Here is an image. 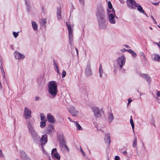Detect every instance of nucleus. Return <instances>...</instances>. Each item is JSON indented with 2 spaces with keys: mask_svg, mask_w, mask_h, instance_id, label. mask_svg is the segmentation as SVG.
<instances>
[{
  "mask_svg": "<svg viewBox=\"0 0 160 160\" xmlns=\"http://www.w3.org/2000/svg\"><path fill=\"white\" fill-rule=\"evenodd\" d=\"M48 87L49 93L52 98H54L58 93L57 85L56 82L54 81L49 82Z\"/></svg>",
  "mask_w": 160,
  "mask_h": 160,
  "instance_id": "1",
  "label": "nucleus"
},
{
  "mask_svg": "<svg viewBox=\"0 0 160 160\" xmlns=\"http://www.w3.org/2000/svg\"><path fill=\"white\" fill-rule=\"evenodd\" d=\"M34 122V120L33 118L31 119L28 120L27 127L29 132L32 136L34 138L38 137V135L34 129L33 124Z\"/></svg>",
  "mask_w": 160,
  "mask_h": 160,
  "instance_id": "2",
  "label": "nucleus"
},
{
  "mask_svg": "<svg viewBox=\"0 0 160 160\" xmlns=\"http://www.w3.org/2000/svg\"><path fill=\"white\" fill-rule=\"evenodd\" d=\"M97 16L99 19L102 20L103 23H105V13L104 9L102 6H99L97 8Z\"/></svg>",
  "mask_w": 160,
  "mask_h": 160,
  "instance_id": "3",
  "label": "nucleus"
},
{
  "mask_svg": "<svg viewBox=\"0 0 160 160\" xmlns=\"http://www.w3.org/2000/svg\"><path fill=\"white\" fill-rule=\"evenodd\" d=\"M108 20L111 23L115 24V13L114 9L112 10H108Z\"/></svg>",
  "mask_w": 160,
  "mask_h": 160,
  "instance_id": "4",
  "label": "nucleus"
},
{
  "mask_svg": "<svg viewBox=\"0 0 160 160\" xmlns=\"http://www.w3.org/2000/svg\"><path fill=\"white\" fill-rule=\"evenodd\" d=\"M127 5L128 7L131 9H135L137 3L134 0H127Z\"/></svg>",
  "mask_w": 160,
  "mask_h": 160,
  "instance_id": "5",
  "label": "nucleus"
},
{
  "mask_svg": "<svg viewBox=\"0 0 160 160\" xmlns=\"http://www.w3.org/2000/svg\"><path fill=\"white\" fill-rule=\"evenodd\" d=\"M31 111L28 108H25L24 109L23 115L26 119H27L31 117Z\"/></svg>",
  "mask_w": 160,
  "mask_h": 160,
  "instance_id": "6",
  "label": "nucleus"
},
{
  "mask_svg": "<svg viewBox=\"0 0 160 160\" xmlns=\"http://www.w3.org/2000/svg\"><path fill=\"white\" fill-rule=\"evenodd\" d=\"M117 61L118 64L119 65V66L121 68L124 65L125 63V58L123 56H121L118 59Z\"/></svg>",
  "mask_w": 160,
  "mask_h": 160,
  "instance_id": "7",
  "label": "nucleus"
},
{
  "mask_svg": "<svg viewBox=\"0 0 160 160\" xmlns=\"http://www.w3.org/2000/svg\"><path fill=\"white\" fill-rule=\"evenodd\" d=\"M92 110L94 115L96 117H99L101 116V114L100 113V110L98 108L94 107L92 108Z\"/></svg>",
  "mask_w": 160,
  "mask_h": 160,
  "instance_id": "8",
  "label": "nucleus"
},
{
  "mask_svg": "<svg viewBox=\"0 0 160 160\" xmlns=\"http://www.w3.org/2000/svg\"><path fill=\"white\" fill-rule=\"evenodd\" d=\"M52 157H54L57 159L59 160L60 158V156L58 154L57 151V149L54 148L52 149L51 152Z\"/></svg>",
  "mask_w": 160,
  "mask_h": 160,
  "instance_id": "9",
  "label": "nucleus"
},
{
  "mask_svg": "<svg viewBox=\"0 0 160 160\" xmlns=\"http://www.w3.org/2000/svg\"><path fill=\"white\" fill-rule=\"evenodd\" d=\"M14 55L15 58L17 59H20L21 58H25V56L21 53L19 52H14Z\"/></svg>",
  "mask_w": 160,
  "mask_h": 160,
  "instance_id": "10",
  "label": "nucleus"
},
{
  "mask_svg": "<svg viewBox=\"0 0 160 160\" xmlns=\"http://www.w3.org/2000/svg\"><path fill=\"white\" fill-rule=\"evenodd\" d=\"M69 111L70 113L73 116H76L78 113V112L73 107L70 108Z\"/></svg>",
  "mask_w": 160,
  "mask_h": 160,
  "instance_id": "11",
  "label": "nucleus"
},
{
  "mask_svg": "<svg viewBox=\"0 0 160 160\" xmlns=\"http://www.w3.org/2000/svg\"><path fill=\"white\" fill-rule=\"evenodd\" d=\"M85 73L87 76H90L92 74V72L90 65H88L86 68Z\"/></svg>",
  "mask_w": 160,
  "mask_h": 160,
  "instance_id": "12",
  "label": "nucleus"
},
{
  "mask_svg": "<svg viewBox=\"0 0 160 160\" xmlns=\"http://www.w3.org/2000/svg\"><path fill=\"white\" fill-rule=\"evenodd\" d=\"M47 136L46 134L43 135L41 139V144L42 146L45 144L47 142Z\"/></svg>",
  "mask_w": 160,
  "mask_h": 160,
  "instance_id": "13",
  "label": "nucleus"
},
{
  "mask_svg": "<svg viewBox=\"0 0 160 160\" xmlns=\"http://www.w3.org/2000/svg\"><path fill=\"white\" fill-rule=\"evenodd\" d=\"M66 24L68 29V35H72L73 31L72 27L71 25H68L67 23H66Z\"/></svg>",
  "mask_w": 160,
  "mask_h": 160,
  "instance_id": "14",
  "label": "nucleus"
},
{
  "mask_svg": "<svg viewBox=\"0 0 160 160\" xmlns=\"http://www.w3.org/2000/svg\"><path fill=\"white\" fill-rule=\"evenodd\" d=\"M54 130L53 126L52 125H50L46 128L47 133L48 134H51Z\"/></svg>",
  "mask_w": 160,
  "mask_h": 160,
  "instance_id": "15",
  "label": "nucleus"
},
{
  "mask_svg": "<svg viewBox=\"0 0 160 160\" xmlns=\"http://www.w3.org/2000/svg\"><path fill=\"white\" fill-rule=\"evenodd\" d=\"M47 119L49 122L54 123L55 122V120L53 117L51 115H48L47 116Z\"/></svg>",
  "mask_w": 160,
  "mask_h": 160,
  "instance_id": "16",
  "label": "nucleus"
},
{
  "mask_svg": "<svg viewBox=\"0 0 160 160\" xmlns=\"http://www.w3.org/2000/svg\"><path fill=\"white\" fill-rule=\"evenodd\" d=\"M136 7H137L138 10V11H139L140 12H142V13L145 15L147 17H148L147 16L146 13L144 12V10L142 8L140 5L137 3V5L136 6Z\"/></svg>",
  "mask_w": 160,
  "mask_h": 160,
  "instance_id": "17",
  "label": "nucleus"
},
{
  "mask_svg": "<svg viewBox=\"0 0 160 160\" xmlns=\"http://www.w3.org/2000/svg\"><path fill=\"white\" fill-rule=\"evenodd\" d=\"M21 158L22 160H31L30 158L27 156L24 152L22 153Z\"/></svg>",
  "mask_w": 160,
  "mask_h": 160,
  "instance_id": "18",
  "label": "nucleus"
},
{
  "mask_svg": "<svg viewBox=\"0 0 160 160\" xmlns=\"http://www.w3.org/2000/svg\"><path fill=\"white\" fill-rule=\"evenodd\" d=\"M32 24L33 29L36 31L38 30V25H37L36 22H32Z\"/></svg>",
  "mask_w": 160,
  "mask_h": 160,
  "instance_id": "19",
  "label": "nucleus"
},
{
  "mask_svg": "<svg viewBox=\"0 0 160 160\" xmlns=\"http://www.w3.org/2000/svg\"><path fill=\"white\" fill-rule=\"evenodd\" d=\"M72 122L74 123V125L76 127V128L78 130H80V125L79 124L78 122H75L72 121Z\"/></svg>",
  "mask_w": 160,
  "mask_h": 160,
  "instance_id": "20",
  "label": "nucleus"
},
{
  "mask_svg": "<svg viewBox=\"0 0 160 160\" xmlns=\"http://www.w3.org/2000/svg\"><path fill=\"white\" fill-rule=\"evenodd\" d=\"M154 60L155 61H158L160 60V56L158 54L154 55Z\"/></svg>",
  "mask_w": 160,
  "mask_h": 160,
  "instance_id": "21",
  "label": "nucleus"
},
{
  "mask_svg": "<svg viewBox=\"0 0 160 160\" xmlns=\"http://www.w3.org/2000/svg\"><path fill=\"white\" fill-rule=\"evenodd\" d=\"M47 22L45 19H42L40 21V23L41 25L42 26H45L46 25Z\"/></svg>",
  "mask_w": 160,
  "mask_h": 160,
  "instance_id": "22",
  "label": "nucleus"
},
{
  "mask_svg": "<svg viewBox=\"0 0 160 160\" xmlns=\"http://www.w3.org/2000/svg\"><path fill=\"white\" fill-rule=\"evenodd\" d=\"M128 51L132 54L133 57H136L137 56V54L134 51L131 49L128 50Z\"/></svg>",
  "mask_w": 160,
  "mask_h": 160,
  "instance_id": "23",
  "label": "nucleus"
},
{
  "mask_svg": "<svg viewBox=\"0 0 160 160\" xmlns=\"http://www.w3.org/2000/svg\"><path fill=\"white\" fill-rule=\"evenodd\" d=\"M114 118V117L113 116V114L112 113H110L108 114V119L111 122Z\"/></svg>",
  "mask_w": 160,
  "mask_h": 160,
  "instance_id": "24",
  "label": "nucleus"
},
{
  "mask_svg": "<svg viewBox=\"0 0 160 160\" xmlns=\"http://www.w3.org/2000/svg\"><path fill=\"white\" fill-rule=\"evenodd\" d=\"M41 120L42 121H46L47 120L45 119V117L43 113L40 114Z\"/></svg>",
  "mask_w": 160,
  "mask_h": 160,
  "instance_id": "25",
  "label": "nucleus"
},
{
  "mask_svg": "<svg viewBox=\"0 0 160 160\" xmlns=\"http://www.w3.org/2000/svg\"><path fill=\"white\" fill-rule=\"evenodd\" d=\"M46 121H42L40 122V127L41 128H44L46 126Z\"/></svg>",
  "mask_w": 160,
  "mask_h": 160,
  "instance_id": "26",
  "label": "nucleus"
},
{
  "mask_svg": "<svg viewBox=\"0 0 160 160\" xmlns=\"http://www.w3.org/2000/svg\"><path fill=\"white\" fill-rule=\"evenodd\" d=\"M140 76H142V77L144 78H145L147 80L149 79L150 78L146 74H140Z\"/></svg>",
  "mask_w": 160,
  "mask_h": 160,
  "instance_id": "27",
  "label": "nucleus"
},
{
  "mask_svg": "<svg viewBox=\"0 0 160 160\" xmlns=\"http://www.w3.org/2000/svg\"><path fill=\"white\" fill-rule=\"evenodd\" d=\"M57 13V16H58V18L59 19H61V10L60 9H59L58 10Z\"/></svg>",
  "mask_w": 160,
  "mask_h": 160,
  "instance_id": "28",
  "label": "nucleus"
},
{
  "mask_svg": "<svg viewBox=\"0 0 160 160\" xmlns=\"http://www.w3.org/2000/svg\"><path fill=\"white\" fill-rule=\"evenodd\" d=\"M69 43L72 45L73 42L72 35H69Z\"/></svg>",
  "mask_w": 160,
  "mask_h": 160,
  "instance_id": "29",
  "label": "nucleus"
},
{
  "mask_svg": "<svg viewBox=\"0 0 160 160\" xmlns=\"http://www.w3.org/2000/svg\"><path fill=\"white\" fill-rule=\"evenodd\" d=\"M137 139L136 138H135L133 141V147L134 148L136 147L137 146Z\"/></svg>",
  "mask_w": 160,
  "mask_h": 160,
  "instance_id": "30",
  "label": "nucleus"
},
{
  "mask_svg": "<svg viewBox=\"0 0 160 160\" xmlns=\"http://www.w3.org/2000/svg\"><path fill=\"white\" fill-rule=\"evenodd\" d=\"M108 7L109 8V9L108 10H112V9H113L112 8V4L110 1H109L108 3Z\"/></svg>",
  "mask_w": 160,
  "mask_h": 160,
  "instance_id": "31",
  "label": "nucleus"
},
{
  "mask_svg": "<svg viewBox=\"0 0 160 160\" xmlns=\"http://www.w3.org/2000/svg\"><path fill=\"white\" fill-rule=\"evenodd\" d=\"M60 145L62 147H64V146H65L66 145L64 141L63 140H62L60 141Z\"/></svg>",
  "mask_w": 160,
  "mask_h": 160,
  "instance_id": "32",
  "label": "nucleus"
},
{
  "mask_svg": "<svg viewBox=\"0 0 160 160\" xmlns=\"http://www.w3.org/2000/svg\"><path fill=\"white\" fill-rule=\"evenodd\" d=\"M130 122L131 124V125L132 126V128L133 130H134V124L133 122V121L132 119V116H131V119L130 120Z\"/></svg>",
  "mask_w": 160,
  "mask_h": 160,
  "instance_id": "33",
  "label": "nucleus"
},
{
  "mask_svg": "<svg viewBox=\"0 0 160 160\" xmlns=\"http://www.w3.org/2000/svg\"><path fill=\"white\" fill-rule=\"evenodd\" d=\"M54 65L55 67L57 69V72L58 73H59V67H58V64H57L56 63V62H54Z\"/></svg>",
  "mask_w": 160,
  "mask_h": 160,
  "instance_id": "34",
  "label": "nucleus"
},
{
  "mask_svg": "<svg viewBox=\"0 0 160 160\" xmlns=\"http://www.w3.org/2000/svg\"><path fill=\"white\" fill-rule=\"evenodd\" d=\"M19 33V32H13V35L14 36V37L16 38L18 36Z\"/></svg>",
  "mask_w": 160,
  "mask_h": 160,
  "instance_id": "35",
  "label": "nucleus"
},
{
  "mask_svg": "<svg viewBox=\"0 0 160 160\" xmlns=\"http://www.w3.org/2000/svg\"><path fill=\"white\" fill-rule=\"evenodd\" d=\"M103 72L102 68V66H100L99 67V73H100V76L101 77H102V73Z\"/></svg>",
  "mask_w": 160,
  "mask_h": 160,
  "instance_id": "36",
  "label": "nucleus"
},
{
  "mask_svg": "<svg viewBox=\"0 0 160 160\" xmlns=\"http://www.w3.org/2000/svg\"><path fill=\"white\" fill-rule=\"evenodd\" d=\"M107 141L108 142V143H109L110 142V134H107Z\"/></svg>",
  "mask_w": 160,
  "mask_h": 160,
  "instance_id": "37",
  "label": "nucleus"
},
{
  "mask_svg": "<svg viewBox=\"0 0 160 160\" xmlns=\"http://www.w3.org/2000/svg\"><path fill=\"white\" fill-rule=\"evenodd\" d=\"M66 72L65 71H63L62 72V78H64V77L66 75Z\"/></svg>",
  "mask_w": 160,
  "mask_h": 160,
  "instance_id": "38",
  "label": "nucleus"
},
{
  "mask_svg": "<svg viewBox=\"0 0 160 160\" xmlns=\"http://www.w3.org/2000/svg\"><path fill=\"white\" fill-rule=\"evenodd\" d=\"M4 155L1 149H0V158H3Z\"/></svg>",
  "mask_w": 160,
  "mask_h": 160,
  "instance_id": "39",
  "label": "nucleus"
},
{
  "mask_svg": "<svg viewBox=\"0 0 160 160\" xmlns=\"http://www.w3.org/2000/svg\"><path fill=\"white\" fill-rule=\"evenodd\" d=\"M81 152H82V154L83 155L84 157L85 156V154L84 153V152L82 150L81 148Z\"/></svg>",
  "mask_w": 160,
  "mask_h": 160,
  "instance_id": "40",
  "label": "nucleus"
},
{
  "mask_svg": "<svg viewBox=\"0 0 160 160\" xmlns=\"http://www.w3.org/2000/svg\"><path fill=\"white\" fill-rule=\"evenodd\" d=\"M115 160H119V158L118 156H116L115 157Z\"/></svg>",
  "mask_w": 160,
  "mask_h": 160,
  "instance_id": "41",
  "label": "nucleus"
},
{
  "mask_svg": "<svg viewBox=\"0 0 160 160\" xmlns=\"http://www.w3.org/2000/svg\"><path fill=\"white\" fill-rule=\"evenodd\" d=\"M132 100L130 98H129L128 100V104H129L131 103V102H132Z\"/></svg>",
  "mask_w": 160,
  "mask_h": 160,
  "instance_id": "42",
  "label": "nucleus"
},
{
  "mask_svg": "<svg viewBox=\"0 0 160 160\" xmlns=\"http://www.w3.org/2000/svg\"><path fill=\"white\" fill-rule=\"evenodd\" d=\"M155 43L158 45L160 48V41L158 43L155 42Z\"/></svg>",
  "mask_w": 160,
  "mask_h": 160,
  "instance_id": "43",
  "label": "nucleus"
},
{
  "mask_svg": "<svg viewBox=\"0 0 160 160\" xmlns=\"http://www.w3.org/2000/svg\"><path fill=\"white\" fill-rule=\"evenodd\" d=\"M64 147L66 149H67V150L68 151H69V148L66 146H66H64Z\"/></svg>",
  "mask_w": 160,
  "mask_h": 160,
  "instance_id": "44",
  "label": "nucleus"
},
{
  "mask_svg": "<svg viewBox=\"0 0 160 160\" xmlns=\"http://www.w3.org/2000/svg\"><path fill=\"white\" fill-rule=\"evenodd\" d=\"M157 95L158 97H160V92H157Z\"/></svg>",
  "mask_w": 160,
  "mask_h": 160,
  "instance_id": "45",
  "label": "nucleus"
},
{
  "mask_svg": "<svg viewBox=\"0 0 160 160\" xmlns=\"http://www.w3.org/2000/svg\"><path fill=\"white\" fill-rule=\"evenodd\" d=\"M159 3V2H157V3H152V4L154 5H158Z\"/></svg>",
  "mask_w": 160,
  "mask_h": 160,
  "instance_id": "46",
  "label": "nucleus"
},
{
  "mask_svg": "<svg viewBox=\"0 0 160 160\" xmlns=\"http://www.w3.org/2000/svg\"><path fill=\"white\" fill-rule=\"evenodd\" d=\"M121 3H123L124 1L123 0H119Z\"/></svg>",
  "mask_w": 160,
  "mask_h": 160,
  "instance_id": "47",
  "label": "nucleus"
},
{
  "mask_svg": "<svg viewBox=\"0 0 160 160\" xmlns=\"http://www.w3.org/2000/svg\"><path fill=\"white\" fill-rule=\"evenodd\" d=\"M39 98H38V97H36L35 98V100H39Z\"/></svg>",
  "mask_w": 160,
  "mask_h": 160,
  "instance_id": "48",
  "label": "nucleus"
},
{
  "mask_svg": "<svg viewBox=\"0 0 160 160\" xmlns=\"http://www.w3.org/2000/svg\"><path fill=\"white\" fill-rule=\"evenodd\" d=\"M151 18H152L153 20V21L155 20L154 19V18L152 16H151Z\"/></svg>",
  "mask_w": 160,
  "mask_h": 160,
  "instance_id": "49",
  "label": "nucleus"
},
{
  "mask_svg": "<svg viewBox=\"0 0 160 160\" xmlns=\"http://www.w3.org/2000/svg\"><path fill=\"white\" fill-rule=\"evenodd\" d=\"M127 153V151H124V152H123V153L124 154H126V153Z\"/></svg>",
  "mask_w": 160,
  "mask_h": 160,
  "instance_id": "50",
  "label": "nucleus"
},
{
  "mask_svg": "<svg viewBox=\"0 0 160 160\" xmlns=\"http://www.w3.org/2000/svg\"><path fill=\"white\" fill-rule=\"evenodd\" d=\"M68 119H69L70 120V121L72 122V121H71V119H70V118L69 117H68Z\"/></svg>",
  "mask_w": 160,
  "mask_h": 160,
  "instance_id": "51",
  "label": "nucleus"
},
{
  "mask_svg": "<svg viewBox=\"0 0 160 160\" xmlns=\"http://www.w3.org/2000/svg\"><path fill=\"white\" fill-rule=\"evenodd\" d=\"M154 21L155 23V24H157V22L156 21H155V20H154Z\"/></svg>",
  "mask_w": 160,
  "mask_h": 160,
  "instance_id": "52",
  "label": "nucleus"
},
{
  "mask_svg": "<svg viewBox=\"0 0 160 160\" xmlns=\"http://www.w3.org/2000/svg\"><path fill=\"white\" fill-rule=\"evenodd\" d=\"M76 51H77V54L78 55V51H77V49L76 48Z\"/></svg>",
  "mask_w": 160,
  "mask_h": 160,
  "instance_id": "53",
  "label": "nucleus"
},
{
  "mask_svg": "<svg viewBox=\"0 0 160 160\" xmlns=\"http://www.w3.org/2000/svg\"><path fill=\"white\" fill-rule=\"evenodd\" d=\"M150 29H152V28L151 27H150Z\"/></svg>",
  "mask_w": 160,
  "mask_h": 160,
  "instance_id": "54",
  "label": "nucleus"
},
{
  "mask_svg": "<svg viewBox=\"0 0 160 160\" xmlns=\"http://www.w3.org/2000/svg\"><path fill=\"white\" fill-rule=\"evenodd\" d=\"M98 130H101L100 129H98Z\"/></svg>",
  "mask_w": 160,
  "mask_h": 160,
  "instance_id": "55",
  "label": "nucleus"
},
{
  "mask_svg": "<svg viewBox=\"0 0 160 160\" xmlns=\"http://www.w3.org/2000/svg\"><path fill=\"white\" fill-rule=\"evenodd\" d=\"M142 54L143 55L144 57H145V56H144V54H143V53H142Z\"/></svg>",
  "mask_w": 160,
  "mask_h": 160,
  "instance_id": "56",
  "label": "nucleus"
},
{
  "mask_svg": "<svg viewBox=\"0 0 160 160\" xmlns=\"http://www.w3.org/2000/svg\"><path fill=\"white\" fill-rule=\"evenodd\" d=\"M158 26V27H159V28L160 27L159 26Z\"/></svg>",
  "mask_w": 160,
  "mask_h": 160,
  "instance_id": "57",
  "label": "nucleus"
},
{
  "mask_svg": "<svg viewBox=\"0 0 160 160\" xmlns=\"http://www.w3.org/2000/svg\"><path fill=\"white\" fill-rule=\"evenodd\" d=\"M159 28H160V27H159Z\"/></svg>",
  "mask_w": 160,
  "mask_h": 160,
  "instance_id": "58",
  "label": "nucleus"
},
{
  "mask_svg": "<svg viewBox=\"0 0 160 160\" xmlns=\"http://www.w3.org/2000/svg\"><path fill=\"white\" fill-rule=\"evenodd\" d=\"M159 28H160V27H159Z\"/></svg>",
  "mask_w": 160,
  "mask_h": 160,
  "instance_id": "59",
  "label": "nucleus"
}]
</instances>
